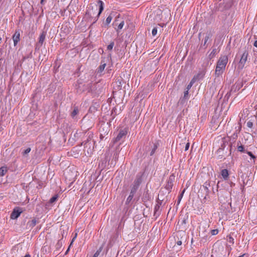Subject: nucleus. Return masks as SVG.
<instances>
[{
    "mask_svg": "<svg viewBox=\"0 0 257 257\" xmlns=\"http://www.w3.org/2000/svg\"><path fill=\"white\" fill-rule=\"evenodd\" d=\"M103 10V3L100 0H98L97 4L90 5L86 12V15L90 18L93 19L95 23L96 22Z\"/></svg>",
    "mask_w": 257,
    "mask_h": 257,
    "instance_id": "nucleus-1",
    "label": "nucleus"
},
{
    "mask_svg": "<svg viewBox=\"0 0 257 257\" xmlns=\"http://www.w3.org/2000/svg\"><path fill=\"white\" fill-rule=\"evenodd\" d=\"M228 61V57L226 55L222 56L219 58L217 62L215 70V75L216 77H218L223 74Z\"/></svg>",
    "mask_w": 257,
    "mask_h": 257,
    "instance_id": "nucleus-2",
    "label": "nucleus"
},
{
    "mask_svg": "<svg viewBox=\"0 0 257 257\" xmlns=\"http://www.w3.org/2000/svg\"><path fill=\"white\" fill-rule=\"evenodd\" d=\"M142 176L140 175H137L136 179L135 180L131 191L132 193H136V191L138 189L140 185L142 183Z\"/></svg>",
    "mask_w": 257,
    "mask_h": 257,
    "instance_id": "nucleus-3",
    "label": "nucleus"
},
{
    "mask_svg": "<svg viewBox=\"0 0 257 257\" xmlns=\"http://www.w3.org/2000/svg\"><path fill=\"white\" fill-rule=\"evenodd\" d=\"M248 56V52L246 51H244L242 54L241 58L239 62V67L241 68H243L246 62Z\"/></svg>",
    "mask_w": 257,
    "mask_h": 257,
    "instance_id": "nucleus-4",
    "label": "nucleus"
},
{
    "mask_svg": "<svg viewBox=\"0 0 257 257\" xmlns=\"http://www.w3.org/2000/svg\"><path fill=\"white\" fill-rule=\"evenodd\" d=\"M22 211L18 208H15L11 215V218L12 219H17L21 214Z\"/></svg>",
    "mask_w": 257,
    "mask_h": 257,
    "instance_id": "nucleus-5",
    "label": "nucleus"
},
{
    "mask_svg": "<svg viewBox=\"0 0 257 257\" xmlns=\"http://www.w3.org/2000/svg\"><path fill=\"white\" fill-rule=\"evenodd\" d=\"M217 53L216 49L214 48L213 49L211 53L208 55L206 59V61L207 62L206 64L205 65H204V67H207L209 65L208 62L211 59H212L216 55Z\"/></svg>",
    "mask_w": 257,
    "mask_h": 257,
    "instance_id": "nucleus-6",
    "label": "nucleus"
},
{
    "mask_svg": "<svg viewBox=\"0 0 257 257\" xmlns=\"http://www.w3.org/2000/svg\"><path fill=\"white\" fill-rule=\"evenodd\" d=\"M127 133V131L126 128H124L123 130H121L119 131L118 135L117 136V137L115 138V141L116 142L119 141L122 138H123V137H124L126 135Z\"/></svg>",
    "mask_w": 257,
    "mask_h": 257,
    "instance_id": "nucleus-7",
    "label": "nucleus"
},
{
    "mask_svg": "<svg viewBox=\"0 0 257 257\" xmlns=\"http://www.w3.org/2000/svg\"><path fill=\"white\" fill-rule=\"evenodd\" d=\"M20 33L18 31H16L13 36L14 46H16L18 42L20 41Z\"/></svg>",
    "mask_w": 257,
    "mask_h": 257,
    "instance_id": "nucleus-8",
    "label": "nucleus"
},
{
    "mask_svg": "<svg viewBox=\"0 0 257 257\" xmlns=\"http://www.w3.org/2000/svg\"><path fill=\"white\" fill-rule=\"evenodd\" d=\"M45 37H46V33L44 32H43L41 34V35L39 37V41L37 44L38 46L41 47L42 46L43 42L45 39Z\"/></svg>",
    "mask_w": 257,
    "mask_h": 257,
    "instance_id": "nucleus-9",
    "label": "nucleus"
},
{
    "mask_svg": "<svg viewBox=\"0 0 257 257\" xmlns=\"http://www.w3.org/2000/svg\"><path fill=\"white\" fill-rule=\"evenodd\" d=\"M36 224L37 220L36 219H33L27 222V226L29 227V228H33L36 225Z\"/></svg>",
    "mask_w": 257,
    "mask_h": 257,
    "instance_id": "nucleus-10",
    "label": "nucleus"
},
{
    "mask_svg": "<svg viewBox=\"0 0 257 257\" xmlns=\"http://www.w3.org/2000/svg\"><path fill=\"white\" fill-rule=\"evenodd\" d=\"M105 66L106 63H105L104 61L102 60L101 62V65L98 68V72L101 73L104 70Z\"/></svg>",
    "mask_w": 257,
    "mask_h": 257,
    "instance_id": "nucleus-11",
    "label": "nucleus"
},
{
    "mask_svg": "<svg viewBox=\"0 0 257 257\" xmlns=\"http://www.w3.org/2000/svg\"><path fill=\"white\" fill-rule=\"evenodd\" d=\"M221 175L224 179H227L228 177V171L227 169H223L221 172Z\"/></svg>",
    "mask_w": 257,
    "mask_h": 257,
    "instance_id": "nucleus-12",
    "label": "nucleus"
},
{
    "mask_svg": "<svg viewBox=\"0 0 257 257\" xmlns=\"http://www.w3.org/2000/svg\"><path fill=\"white\" fill-rule=\"evenodd\" d=\"M212 34L210 32L207 33L206 34V36L204 38V42L203 44V46H205L208 42V41L211 38Z\"/></svg>",
    "mask_w": 257,
    "mask_h": 257,
    "instance_id": "nucleus-13",
    "label": "nucleus"
},
{
    "mask_svg": "<svg viewBox=\"0 0 257 257\" xmlns=\"http://www.w3.org/2000/svg\"><path fill=\"white\" fill-rule=\"evenodd\" d=\"M7 171L8 169L6 167H2L0 168V176H4Z\"/></svg>",
    "mask_w": 257,
    "mask_h": 257,
    "instance_id": "nucleus-14",
    "label": "nucleus"
},
{
    "mask_svg": "<svg viewBox=\"0 0 257 257\" xmlns=\"http://www.w3.org/2000/svg\"><path fill=\"white\" fill-rule=\"evenodd\" d=\"M204 75H205V72L204 71H202L200 72L199 73H198V74H197L196 75H195L194 76H197L196 78V79H197V80H198L199 79L203 78Z\"/></svg>",
    "mask_w": 257,
    "mask_h": 257,
    "instance_id": "nucleus-15",
    "label": "nucleus"
},
{
    "mask_svg": "<svg viewBox=\"0 0 257 257\" xmlns=\"http://www.w3.org/2000/svg\"><path fill=\"white\" fill-rule=\"evenodd\" d=\"M135 193H132V191H131L130 195L128 196V197L126 199V203H128L131 202V201L132 200V199L134 197V194Z\"/></svg>",
    "mask_w": 257,
    "mask_h": 257,
    "instance_id": "nucleus-16",
    "label": "nucleus"
},
{
    "mask_svg": "<svg viewBox=\"0 0 257 257\" xmlns=\"http://www.w3.org/2000/svg\"><path fill=\"white\" fill-rule=\"evenodd\" d=\"M31 149L30 148H28L26 150H24L22 154L24 156H26L28 153H29L31 151Z\"/></svg>",
    "mask_w": 257,
    "mask_h": 257,
    "instance_id": "nucleus-17",
    "label": "nucleus"
},
{
    "mask_svg": "<svg viewBox=\"0 0 257 257\" xmlns=\"http://www.w3.org/2000/svg\"><path fill=\"white\" fill-rule=\"evenodd\" d=\"M112 17L111 16H109L106 19L105 23L106 25H108L111 21Z\"/></svg>",
    "mask_w": 257,
    "mask_h": 257,
    "instance_id": "nucleus-18",
    "label": "nucleus"
},
{
    "mask_svg": "<svg viewBox=\"0 0 257 257\" xmlns=\"http://www.w3.org/2000/svg\"><path fill=\"white\" fill-rule=\"evenodd\" d=\"M157 28L156 27L154 28L152 31V35L155 36L157 34Z\"/></svg>",
    "mask_w": 257,
    "mask_h": 257,
    "instance_id": "nucleus-19",
    "label": "nucleus"
},
{
    "mask_svg": "<svg viewBox=\"0 0 257 257\" xmlns=\"http://www.w3.org/2000/svg\"><path fill=\"white\" fill-rule=\"evenodd\" d=\"M114 46V43L111 42L110 43L108 46H107V50H111L113 47Z\"/></svg>",
    "mask_w": 257,
    "mask_h": 257,
    "instance_id": "nucleus-20",
    "label": "nucleus"
},
{
    "mask_svg": "<svg viewBox=\"0 0 257 257\" xmlns=\"http://www.w3.org/2000/svg\"><path fill=\"white\" fill-rule=\"evenodd\" d=\"M57 199V196H53L50 200V202L51 203H53V202H54L55 201H56V200Z\"/></svg>",
    "mask_w": 257,
    "mask_h": 257,
    "instance_id": "nucleus-21",
    "label": "nucleus"
},
{
    "mask_svg": "<svg viewBox=\"0 0 257 257\" xmlns=\"http://www.w3.org/2000/svg\"><path fill=\"white\" fill-rule=\"evenodd\" d=\"M218 229H212L211 230V234L212 235H216L217 234H218Z\"/></svg>",
    "mask_w": 257,
    "mask_h": 257,
    "instance_id": "nucleus-22",
    "label": "nucleus"
},
{
    "mask_svg": "<svg viewBox=\"0 0 257 257\" xmlns=\"http://www.w3.org/2000/svg\"><path fill=\"white\" fill-rule=\"evenodd\" d=\"M237 150L239 152H243L244 151V147L243 146L240 145L237 147Z\"/></svg>",
    "mask_w": 257,
    "mask_h": 257,
    "instance_id": "nucleus-23",
    "label": "nucleus"
},
{
    "mask_svg": "<svg viewBox=\"0 0 257 257\" xmlns=\"http://www.w3.org/2000/svg\"><path fill=\"white\" fill-rule=\"evenodd\" d=\"M124 24V21L121 22L118 26V29L121 30L123 28Z\"/></svg>",
    "mask_w": 257,
    "mask_h": 257,
    "instance_id": "nucleus-24",
    "label": "nucleus"
},
{
    "mask_svg": "<svg viewBox=\"0 0 257 257\" xmlns=\"http://www.w3.org/2000/svg\"><path fill=\"white\" fill-rule=\"evenodd\" d=\"M246 125L249 128H251L253 126V123L251 121H248L246 123Z\"/></svg>",
    "mask_w": 257,
    "mask_h": 257,
    "instance_id": "nucleus-25",
    "label": "nucleus"
},
{
    "mask_svg": "<svg viewBox=\"0 0 257 257\" xmlns=\"http://www.w3.org/2000/svg\"><path fill=\"white\" fill-rule=\"evenodd\" d=\"M197 77V76H194L192 80H191V81L190 82V83L192 85L196 81H197L196 79Z\"/></svg>",
    "mask_w": 257,
    "mask_h": 257,
    "instance_id": "nucleus-26",
    "label": "nucleus"
},
{
    "mask_svg": "<svg viewBox=\"0 0 257 257\" xmlns=\"http://www.w3.org/2000/svg\"><path fill=\"white\" fill-rule=\"evenodd\" d=\"M78 109H74L71 113V115L72 117H74L78 113Z\"/></svg>",
    "mask_w": 257,
    "mask_h": 257,
    "instance_id": "nucleus-27",
    "label": "nucleus"
},
{
    "mask_svg": "<svg viewBox=\"0 0 257 257\" xmlns=\"http://www.w3.org/2000/svg\"><path fill=\"white\" fill-rule=\"evenodd\" d=\"M157 148V146L156 145H154V148L152 149V150L151 152V154H150L151 156H152L155 153Z\"/></svg>",
    "mask_w": 257,
    "mask_h": 257,
    "instance_id": "nucleus-28",
    "label": "nucleus"
},
{
    "mask_svg": "<svg viewBox=\"0 0 257 257\" xmlns=\"http://www.w3.org/2000/svg\"><path fill=\"white\" fill-rule=\"evenodd\" d=\"M208 184H207V182H206L204 185L203 186V188H204L205 190L206 191V193H208L209 191V189L208 188Z\"/></svg>",
    "mask_w": 257,
    "mask_h": 257,
    "instance_id": "nucleus-29",
    "label": "nucleus"
},
{
    "mask_svg": "<svg viewBox=\"0 0 257 257\" xmlns=\"http://www.w3.org/2000/svg\"><path fill=\"white\" fill-rule=\"evenodd\" d=\"M228 241L230 242L233 244L234 243V239L232 237L229 236H228Z\"/></svg>",
    "mask_w": 257,
    "mask_h": 257,
    "instance_id": "nucleus-30",
    "label": "nucleus"
},
{
    "mask_svg": "<svg viewBox=\"0 0 257 257\" xmlns=\"http://www.w3.org/2000/svg\"><path fill=\"white\" fill-rule=\"evenodd\" d=\"M100 251L97 250L96 252L93 254L92 257H98L100 253Z\"/></svg>",
    "mask_w": 257,
    "mask_h": 257,
    "instance_id": "nucleus-31",
    "label": "nucleus"
},
{
    "mask_svg": "<svg viewBox=\"0 0 257 257\" xmlns=\"http://www.w3.org/2000/svg\"><path fill=\"white\" fill-rule=\"evenodd\" d=\"M247 154H248L249 156H250L252 158H253V159H255V156H254L252 154V153H251V152H247Z\"/></svg>",
    "mask_w": 257,
    "mask_h": 257,
    "instance_id": "nucleus-32",
    "label": "nucleus"
},
{
    "mask_svg": "<svg viewBox=\"0 0 257 257\" xmlns=\"http://www.w3.org/2000/svg\"><path fill=\"white\" fill-rule=\"evenodd\" d=\"M189 146H190L189 143H187L185 146V151H187L189 149Z\"/></svg>",
    "mask_w": 257,
    "mask_h": 257,
    "instance_id": "nucleus-33",
    "label": "nucleus"
},
{
    "mask_svg": "<svg viewBox=\"0 0 257 257\" xmlns=\"http://www.w3.org/2000/svg\"><path fill=\"white\" fill-rule=\"evenodd\" d=\"M192 86V85L189 83V84L187 86V89L189 90L191 87Z\"/></svg>",
    "mask_w": 257,
    "mask_h": 257,
    "instance_id": "nucleus-34",
    "label": "nucleus"
},
{
    "mask_svg": "<svg viewBox=\"0 0 257 257\" xmlns=\"http://www.w3.org/2000/svg\"><path fill=\"white\" fill-rule=\"evenodd\" d=\"M188 95V90H187L184 93V97H186Z\"/></svg>",
    "mask_w": 257,
    "mask_h": 257,
    "instance_id": "nucleus-35",
    "label": "nucleus"
},
{
    "mask_svg": "<svg viewBox=\"0 0 257 257\" xmlns=\"http://www.w3.org/2000/svg\"><path fill=\"white\" fill-rule=\"evenodd\" d=\"M176 244L178 245H180L182 244V241L181 240H178L176 242Z\"/></svg>",
    "mask_w": 257,
    "mask_h": 257,
    "instance_id": "nucleus-36",
    "label": "nucleus"
},
{
    "mask_svg": "<svg viewBox=\"0 0 257 257\" xmlns=\"http://www.w3.org/2000/svg\"><path fill=\"white\" fill-rule=\"evenodd\" d=\"M159 208H160L159 205H156L155 206V210H156V211H157V210H158V209H159Z\"/></svg>",
    "mask_w": 257,
    "mask_h": 257,
    "instance_id": "nucleus-37",
    "label": "nucleus"
},
{
    "mask_svg": "<svg viewBox=\"0 0 257 257\" xmlns=\"http://www.w3.org/2000/svg\"><path fill=\"white\" fill-rule=\"evenodd\" d=\"M253 45L254 47H256L257 48V40H256L254 42V44H253Z\"/></svg>",
    "mask_w": 257,
    "mask_h": 257,
    "instance_id": "nucleus-38",
    "label": "nucleus"
},
{
    "mask_svg": "<svg viewBox=\"0 0 257 257\" xmlns=\"http://www.w3.org/2000/svg\"><path fill=\"white\" fill-rule=\"evenodd\" d=\"M76 236H77V234H75V236L74 237V238L72 239V241L71 242V243H72V242L73 241V240L75 239V238L76 237Z\"/></svg>",
    "mask_w": 257,
    "mask_h": 257,
    "instance_id": "nucleus-39",
    "label": "nucleus"
},
{
    "mask_svg": "<svg viewBox=\"0 0 257 257\" xmlns=\"http://www.w3.org/2000/svg\"><path fill=\"white\" fill-rule=\"evenodd\" d=\"M24 257H31V256L29 254H27L25 255Z\"/></svg>",
    "mask_w": 257,
    "mask_h": 257,
    "instance_id": "nucleus-40",
    "label": "nucleus"
},
{
    "mask_svg": "<svg viewBox=\"0 0 257 257\" xmlns=\"http://www.w3.org/2000/svg\"><path fill=\"white\" fill-rule=\"evenodd\" d=\"M184 191H185V190H183V191L182 193H183ZM182 194H181V195H182ZM181 197H182V196H180V198H181Z\"/></svg>",
    "mask_w": 257,
    "mask_h": 257,
    "instance_id": "nucleus-41",
    "label": "nucleus"
},
{
    "mask_svg": "<svg viewBox=\"0 0 257 257\" xmlns=\"http://www.w3.org/2000/svg\"><path fill=\"white\" fill-rule=\"evenodd\" d=\"M181 199V198H179V201H178V203H179V202H180Z\"/></svg>",
    "mask_w": 257,
    "mask_h": 257,
    "instance_id": "nucleus-42",
    "label": "nucleus"
},
{
    "mask_svg": "<svg viewBox=\"0 0 257 257\" xmlns=\"http://www.w3.org/2000/svg\"><path fill=\"white\" fill-rule=\"evenodd\" d=\"M243 256H244V255H242L239 256L238 257H243Z\"/></svg>",
    "mask_w": 257,
    "mask_h": 257,
    "instance_id": "nucleus-43",
    "label": "nucleus"
},
{
    "mask_svg": "<svg viewBox=\"0 0 257 257\" xmlns=\"http://www.w3.org/2000/svg\"><path fill=\"white\" fill-rule=\"evenodd\" d=\"M44 0H41V3H42Z\"/></svg>",
    "mask_w": 257,
    "mask_h": 257,
    "instance_id": "nucleus-44",
    "label": "nucleus"
},
{
    "mask_svg": "<svg viewBox=\"0 0 257 257\" xmlns=\"http://www.w3.org/2000/svg\"><path fill=\"white\" fill-rule=\"evenodd\" d=\"M182 234H183L184 235H185V233L184 232H181Z\"/></svg>",
    "mask_w": 257,
    "mask_h": 257,
    "instance_id": "nucleus-45",
    "label": "nucleus"
},
{
    "mask_svg": "<svg viewBox=\"0 0 257 257\" xmlns=\"http://www.w3.org/2000/svg\"><path fill=\"white\" fill-rule=\"evenodd\" d=\"M1 39H2L1 38H0V41L1 40Z\"/></svg>",
    "mask_w": 257,
    "mask_h": 257,
    "instance_id": "nucleus-46",
    "label": "nucleus"
}]
</instances>
